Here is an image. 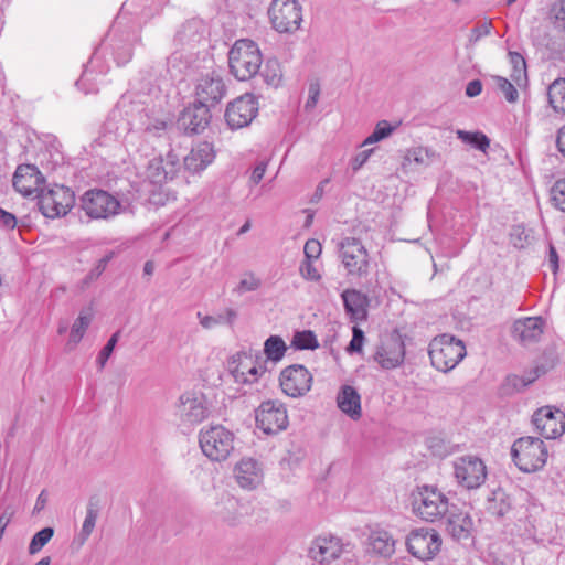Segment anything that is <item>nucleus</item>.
I'll list each match as a JSON object with an SVG mask.
<instances>
[{
  "mask_svg": "<svg viewBox=\"0 0 565 565\" xmlns=\"http://www.w3.org/2000/svg\"><path fill=\"white\" fill-rule=\"evenodd\" d=\"M118 339H119V331L115 332L110 338L109 340L107 341V343L105 344V347L100 350L99 354H98V358H97V363L99 365L100 369H103L107 362V360L109 359V356L111 355L117 342H118Z\"/></svg>",
  "mask_w": 565,
  "mask_h": 565,
  "instance_id": "obj_48",
  "label": "nucleus"
},
{
  "mask_svg": "<svg viewBox=\"0 0 565 565\" xmlns=\"http://www.w3.org/2000/svg\"><path fill=\"white\" fill-rule=\"evenodd\" d=\"M537 372L532 371L527 375L519 376L515 374L508 375L501 385V392L504 395H513L515 393L522 392L530 384H532L537 379Z\"/></svg>",
  "mask_w": 565,
  "mask_h": 565,
  "instance_id": "obj_32",
  "label": "nucleus"
},
{
  "mask_svg": "<svg viewBox=\"0 0 565 565\" xmlns=\"http://www.w3.org/2000/svg\"><path fill=\"white\" fill-rule=\"evenodd\" d=\"M273 28L279 33H292L302 21L301 7L297 0H273L268 9Z\"/></svg>",
  "mask_w": 565,
  "mask_h": 565,
  "instance_id": "obj_10",
  "label": "nucleus"
},
{
  "mask_svg": "<svg viewBox=\"0 0 565 565\" xmlns=\"http://www.w3.org/2000/svg\"><path fill=\"white\" fill-rule=\"evenodd\" d=\"M168 72L172 78L180 77L188 68V63L182 62V54L175 52L168 57L167 61Z\"/></svg>",
  "mask_w": 565,
  "mask_h": 565,
  "instance_id": "obj_46",
  "label": "nucleus"
},
{
  "mask_svg": "<svg viewBox=\"0 0 565 565\" xmlns=\"http://www.w3.org/2000/svg\"><path fill=\"white\" fill-rule=\"evenodd\" d=\"M131 56H132L131 47L130 46L122 47V52L118 51L116 53L117 64L125 65L126 63H128L130 61Z\"/></svg>",
  "mask_w": 565,
  "mask_h": 565,
  "instance_id": "obj_63",
  "label": "nucleus"
},
{
  "mask_svg": "<svg viewBox=\"0 0 565 565\" xmlns=\"http://www.w3.org/2000/svg\"><path fill=\"white\" fill-rule=\"evenodd\" d=\"M178 409L181 420L189 425L200 424L210 415L206 398L201 393L185 392L182 394L179 398Z\"/></svg>",
  "mask_w": 565,
  "mask_h": 565,
  "instance_id": "obj_18",
  "label": "nucleus"
},
{
  "mask_svg": "<svg viewBox=\"0 0 565 565\" xmlns=\"http://www.w3.org/2000/svg\"><path fill=\"white\" fill-rule=\"evenodd\" d=\"M233 472L237 484L244 490H254L263 482V467L254 458H242L235 465Z\"/></svg>",
  "mask_w": 565,
  "mask_h": 565,
  "instance_id": "obj_23",
  "label": "nucleus"
},
{
  "mask_svg": "<svg viewBox=\"0 0 565 565\" xmlns=\"http://www.w3.org/2000/svg\"><path fill=\"white\" fill-rule=\"evenodd\" d=\"M371 551L382 557H391L395 552V540L385 530L373 531L369 536Z\"/></svg>",
  "mask_w": 565,
  "mask_h": 565,
  "instance_id": "obj_31",
  "label": "nucleus"
},
{
  "mask_svg": "<svg viewBox=\"0 0 565 565\" xmlns=\"http://www.w3.org/2000/svg\"><path fill=\"white\" fill-rule=\"evenodd\" d=\"M260 287V280L256 278L253 274L247 275L243 279H241L237 288L235 289L238 294H244L246 291H254Z\"/></svg>",
  "mask_w": 565,
  "mask_h": 565,
  "instance_id": "obj_53",
  "label": "nucleus"
},
{
  "mask_svg": "<svg viewBox=\"0 0 565 565\" xmlns=\"http://www.w3.org/2000/svg\"><path fill=\"white\" fill-rule=\"evenodd\" d=\"M408 552L418 559H431L441 547V537L434 529L413 530L406 540Z\"/></svg>",
  "mask_w": 565,
  "mask_h": 565,
  "instance_id": "obj_13",
  "label": "nucleus"
},
{
  "mask_svg": "<svg viewBox=\"0 0 565 565\" xmlns=\"http://www.w3.org/2000/svg\"><path fill=\"white\" fill-rule=\"evenodd\" d=\"M452 466L458 484L468 490L480 488L487 479L486 465L476 456L459 457Z\"/></svg>",
  "mask_w": 565,
  "mask_h": 565,
  "instance_id": "obj_11",
  "label": "nucleus"
},
{
  "mask_svg": "<svg viewBox=\"0 0 565 565\" xmlns=\"http://www.w3.org/2000/svg\"><path fill=\"white\" fill-rule=\"evenodd\" d=\"M258 113V103L254 95L245 94L231 102L225 110V120L231 129H241L250 125Z\"/></svg>",
  "mask_w": 565,
  "mask_h": 565,
  "instance_id": "obj_14",
  "label": "nucleus"
},
{
  "mask_svg": "<svg viewBox=\"0 0 565 565\" xmlns=\"http://www.w3.org/2000/svg\"><path fill=\"white\" fill-rule=\"evenodd\" d=\"M228 371L237 383H254L265 370L255 365L252 354L238 352L228 361Z\"/></svg>",
  "mask_w": 565,
  "mask_h": 565,
  "instance_id": "obj_22",
  "label": "nucleus"
},
{
  "mask_svg": "<svg viewBox=\"0 0 565 565\" xmlns=\"http://www.w3.org/2000/svg\"><path fill=\"white\" fill-rule=\"evenodd\" d=\"M339 257L348 277L363 279L369 276L371 257L360 239L354 237L343 238L339 243Z\"/></svg>",
  "mask_w": 565,
  "mask_h": 565,
  "instance_id": "obj_6",
  "label": "nucleus"
},
{
  "mask_svg": "<svg viewBox=\"0 0 565 565\" xmlns=\"http://www.w3.org/2000/svg\"><path fill=\"white\" fill-rule=\"evenodd\" d=\"M394 129L395 127H393L388 121H379L373 132L363 141V146L372 145L387 138Z\"/></svg>",
  "mask_w": 565,
  "mask_h": 565,
  "instance_id": "obj_43",
  "label": "nucleus"
},
{
  "mask_svg": "<svg viewBox=\"0 0 565 565\" xmlns=\"http://www.w3.org/2000/svg\"><path fill=\"white\" fill-rule=\"evenodd\" d=\"M473 529L471 516L467 512L451 511L447 518V531L456 541L470 537Z\"/></svg>",
  "mask_w": 565,
  "mask_h": 565,
  "instance_id": "obj_30",
  "label": "nucleus"
},
{
  "mask_svg": "<svg viewBox=\"0 0 565 565\" xmlns=\"http://www.w3.org/2000/svg\"><path fill=\"white\" fill-rule=\"evenodd\" d=\"M548 103L556 113L565 114V78L554 81L547 89Z\"/></svg>",
  "mask_w": 565,
  "mask_h": 565,
  "instance_id": "obj_36",
  "label": "nucleus"
},
{
  "mask_svg": "<svg viewBox=\"0 0 565 565\" xmlns=\"http://www.w3.org/2000/svg\"><path fill=\"white\" fill-rule=\"evenodd\" d=\"M405 356L404 343L398 340H391L386 344L380 347L374 360L380 363L383 369H395L403 363Z\"/></svg>",
  "mask_w": 565,
  "mask_h": 565,
  "instance_id": "obj_28",
  "label": "nucleus"
},
{
  "mask_svg": "<svg viewBox=\"0 0 565 565\" xmlns=\"http://www.w3.org/2000/svg\"><path fill=\"white\" fill-rule=\"evenodd\" d=\"M226 90V85L221 75L216 73L206 74L198 81L195 102L213 107L225 97Z\"/></svg>",
  "mask_w": 565,
  "mask_h": 565,
  "instance_id": "obj_19",
  "label": "nucleus"
},
{
  "mask_svg": "<svg viewBox=\"0 0 565 565\" xmlns=\"http://www.w3.org/2000/svg\"><path fill=\"white\" fill-rule=\"evenodd\" d=\"M266 169H267V162L266 161H259L256 167L254 168L253 172H252V175H250V181L254 183V184H258L265 172H266Z\"/></svg>",
  "mask_w": 565,
  "mask_h": 565,
  "instance_id": "obj_61",
  "label": "nucleus"
},
{
  "mask_svg": "<svg viewBox=\"0 0 565 565\" xmlns=\"http://www.w3.org/2000/svg\"><path fill=\"white\" fill-rule=\"evenodd\" d=\"M79 206L92 220H109L120 213L118 199L105 190H87L79 199Z\"/></svg>",
  "mask_w": 565,
  "mask_h": 565,
  "instance_id": "obj_8",
  "label": "nucleus"
},
{
  "mask_svg": "<svg viewBox=\"0 0 565 565\" xmlns=\"http://www.w3.org/2000/svg\"><path fill=\"white\" fill-rule=\"evenodd\" d=\"M364 342V332L359 327H353L352 339L347 348L349 353H360Z\"/></svg>",
  "mask_w": 565,
  "mask_h": 565,
  "instance_id": "obj_52",
  "label": "nucleus"
},
{
  "mask_svg": "<svg viewBox=\"0 0 565 565\" xmlns=\"http://www.w3.org/2000/svg\"><path fill=\"white\" fill-rule=\"evenodd\" d=\"M167 128V122L162 119H153L150 120L146 127L145 131L151 134L153 136H160L162 131Z\"/></svg>",
  "mask_w": 565,
  "mask_h": 565,
  "instance_id": "obj_56",
  "label": "nucleus"
},
{
  "mask_svg": "<svg viewBox=\"0 0 565 565\" xmlns=\"http://www.w3.org/2000/svg\"><path fill=\"white\" fill-rule=\"evenodd\" d=\"M482 90V83L479 79H473L467 84L466 95L468 97H476L480 95Z\"/></svg>",
  "mask_w": 565,
  "mask_h": 565,
  "instance_id": "obj_62",
  "label": "nucleus"
},
{
  "mask_svg": "<svg viewBox=\"0 0 565 565\" xmlns=\"http://www.w3.org/2000/svg\"><path fill=\"white\" fill-rule=\"evenodd\" d=\"M287 351L284 339L279 335H270L264 343V354L268 361L279 362Z\"/></svg>",
  "mask_w": 565,
  "mask_h": 565,
  "instance_id": "obj_37",
  "label": "nucleus"
},
{
  "mask_svg": "<svg viewBox=\"0 0 565 565\" xmlns=\"http://www.w3.org/2000/svg\"><path fill=\"white\" fill-rule=\"evenodd\" d=\"M199 443L207 458L223 461L234 449V434L222 425H212L200 431Z\"/></svg>",
  "mask_w": 565,
  "mask_h": 565,
  "instance_id": "obj_7",
  "label": "nucleus"
},
{
  "mask_svg": "<svg viewBox=\"0 0 565 565\" xmlns=\"http://www.w3.org/2000/svg\"><path fill=\"white\" fill-rule=\"evenodd\" d=\"M551 194L554 205L561 211H565V179L555 182Z\"/></svg>",
  "mask_w": 565,
  "mask_h": 565,
  "instance_id": "obj_49",
  "label": "nucleus"
},
{
  "mask_svg": "<svg viewBox=\"0 0 565 565\" xmlns=\"http://www.w3.org/2000/svg\"><path fill=\"white\" fill-rule=\"evenodd\" d=\"M511 456L521 471L530 473L541 470L545 466L548 451L540 438L527 436L513 443Z\"/></svg>",
  "mask_w": 565,
  "mask_h": 565,
  "instance_id": "obj_4",
  "label": "nucleus"
},
{
  "mask_svg": "<svg viewBox=\"0 0 565 565\" xmlns=\"http://www.w3.org/2000/svg\"><path fill=\"white\" fill-rule=\"evenodd\" d=\"M256 425L266 435H275L288 426L287 409L277 401H265L256 409Z\"/></svg>",
  "mask_w": 565,
  "mask_h": 565,
  "instance_id": "obj_12",
  "label": "nucleus"
},
{
  "mask_svg": "<svg viewBox=\"0 0 565 565\" xmlns=\"http://www.w3.org/2000/svg\"><path fill=\"white\" fill-rule=\"evenodd\" d=\"M300 273H301L302 277L308 280L317 281L321 277L320 274L318 273L317 268L312 265L311 260L305 262L300 266Z\"/></svg>",
  "mask_w": 565,
  "mask_h": 565,
  "instance_id": "obj_55",
  "label": "nucleus"
},
{
  "mask_svg": "<svg viewBox=\"0 0 565 565\" xmlns=\"http://www.w3.org/2000/svg\"><path fill=\"white\" fill-rule=\"evenodd\" d=\"M511 508V498L501 489L493 491L492 498L489 499L487 507L489 513L498 518L504 516L507 513H509Z\"/></svg>",
  "mask_w": 565,
  "mask_h": 565,
  "instance_id": "obj_35",
  "label": "nucleus"
},
{
  "mask_svg": "<svg viewBox=\"0 0 565 565\" xmlns=\"http://www.w3.org/2000/svg\"><path fill=\"white\" fill-rule=\"evenodd\" d=\"M215 158L213 145L203 141L195 145L183 159L184 169L191 173H200L210 166Z\"/></svg>",
  "mask_w": 565,
  "mask_h": 565,
  "instance_id": "obj_25",
  "label": "nucleus"
},
{
  "mask_svg": "<svg viewBox=\"0 0 565 565\" xmlns=\"http://www.w3.org/2000/svg\"><path fill=\"white\" fill-rule=\"evenodd\" d=\"M99 513V500L97 497H90L86 507V518L79 532L81 543H85L93 533Z\"/></svg>",
  "mask_w": 565,
  "mask_h": 565,
  "instance_id": "obj_33",
  "label": "nucleus"
},
{
  "mask_svg": "<svg viewBox=\"0 0 565 565\" xmlns=\"http://www.w3.org/2000/svg\"><path fill=\"white\" fill-rule=\"evenodd\" d=\"M337 404L352 419H359L362 415L361 396L351 385L341 386L337 396Z\"/></svg>",
  "mask_w": 565,
  "mask_h": 565,
  "instance_id": "obj_29",
  "label": "nucleus"
},
{
  "mask_svg": "<svg viewBox=\"0 0 565 565\" xmlns=\"http://www.w3.org/2000/svg\"><path fill=\"white\" fill-rule=\"evenodd\" d=\"M437 157H438V154L434 150H431L429 148L417 147V148L409 149L407 151V153L404 157L402 166L406 167V164L411 163V161H415L417 164L428 166Z\"/></svg>",
  "mask_w": 565,
  "mask_h": 565,
  "instance_id": "obj_38",
  "label": "nucleus"
},
{
  "mask_svg": "<svg viewBox=\"0 0 565 565\" xmlns=\"http://www.w3.org/2000/svg\"><path fill=\"white\" fill-rule=\"evenodd\" d=\"M353 548L352 544L343 543L339 537H317L309 547L308 557L319 565H354Z\"/></svg>",
  "mask_w": 565,
  "mask_h": 565,
  "instance_id": "obj_1",
  "label": "nucleus"
},
{
  "mask_svg": "<svg viewBox=\"0 0 565 565\" xmlns=\"http://www.w3.org/2000/svg\"><path fill=\"white\" fill-rule=\"evenodd\" d=\"M180 167L179 156L170 150L164 157L158 156L148 162L145 177L151 184L162 185L177 177Z\"/></svg>",
  "mask_w": 565,
  "mask_h": 565,
  "instance_id": "obj_16",
  "label": "nucleus"
},
{
  "mask_svg": "<svg viewBox=\"0 0 565 565\" xmlns=\"http://www.w3.org/2000/svg\"><path fill=\"white\" fill-rule=\"evenodd\" d=\"M92 320L93 309L90 307L83 309L72 326L68 344L76 345L82 340Z\"/></svg>",
  "mask_w": 565,
  "mask_h": 565,
  "instance_id": "obj_34",
  "label": "nucleus"
},
{
  "mask_svg": "<svg viewBox=\"0 0 565 565\" xmlns=\"http://www.w3.org/2000/svg\"><path fill=\"white\" fill-rule=\"evenodd\" d=\"M345 313L351 320L362 321L367 317L369 298L356 289H347L341 294Z\"/></svg>",
  "mask_w": 565,
  "mask_h": 565,
  "instance_id": "obj_27",
  "label": "nucleus"
},
{
  "mask_svg": "<svg viewBox=\"0 0 565 565\" xmlns=\"http://www.w3.org/2000/svg\"><path fill=\"white\" fill-rule=\"evenodd\" d=\"M321 244L317 239H308L305 244V255L307 258V262H310L312 259H317L321 254Z\"/></svg>",
  "mask_w": 565,
  "mask_h": 565,
  "instance_id": "obj_54",
  "label": "nucleus"
},
{
  "mask_svg": "<svg viewBox=\"0 0 565 565\" xmlns=\"http://www.w3.org/2000/svg\"><path fill=\"white\" fill-rule=\"evenodd\" d=\"M412 509L419 519L435 522L448 512V498L436 487H418L412 494Z\"/></svg>",
  "mask_w": 565,
  "mask_h": 565,
  "instance_id": "obj_3",
  "label": "nucleus"
},
{
  "mask_svg": "<svg viewBox=\"0 0 565 565\" xmlns=\"http://www.w3.org/2000/svg\"><path fill=\"white\" fill-rule=\"evenodd\" d=\"M456 135L462 142L468 143L482 152H486L490 146V139L480 131L470 132L458 129Z\"/></svg>",
  "mask_w": 565,
  "mask_h": 565,
  "instance_id": "obj_40",
  "label": "nucleus"
},
{
  "mask_svg": "<svg viewBox=\"0 0 565 565\" xmlns=\"http://www.w3.org/2000/svg\"><path fill=\"white\" fill-rule=\"evenodd\" d=\"M38 199L39 210L49 218L66 215L75 202L74 192L63 185H55L52 189L44 186Z\"/></svg>",
  "mask_w": 565,
  "mask_h": 565,
  "instance_id": "obj_9",
  "label": "nucleus"
},
{
  "mask_svg": "<svg viewBox=\"0 0 565 565\" xmlns=\"http://www.w3.org/2000/svg\"><path fill=\"white\" fill-rule=\"evenodd\" d=\"M169 0H142V14L147 18L159 14Z\"/></svg>",
  "mask_w": 565,
  "mask_h": 565,
  "instance_id": "obj_50",
  "label": "nucleus"
},
{
  "mask_svg": "<svg viewBox=\"0 0 565 565\" xmlns=\"http://www.w3.org/2000/svg\"><path fill=\"white\" fill-rule=\"evenodd\" d=\"M53 535L54 529L51 526H46L41 531L36 532L30 542L29 553L31 555H34L38 552H40L49 543Z\"/></svg>",
  "mask_w": 565,
  "mask_h": 565,
  "instance_id": "obj_42",
  "label": "nucleus"
},
{
  "mask_svg": "<svg viewBox=\"0 0 565 565\" xmlns=\"http://www.w3.org/2000/svg\"><path fill=\"white\" fill-rule=\"evenodd\" d=\"M320 95V88L318 84H311L309 86V97L307 99V103L305 105L306 109H311L317 105L318 98Z\"/></svg>",
  "mask_w": 565,
  "mask_h": 565,
  "instance_id": "obj_60",
  "label": "nucleus"
},
{
  "mask_svg": "<svg viewBox=\"0 0 565 565\" xmlns=\"http://www.w3.org/2000/svg\"><path fill=\"white\" fill-rule=\"evenodd\" d=\"M206 25L201 19H190L178 29L174 42L182 47H194L204 39Z\"/></svg>",
  "mask_w": 565,
  "mask_h": 565,
  "instance_id": "obj_26",
  "label": "nucleus"
},
{
  "mask_svg": "<svg viewBox=\"0 0 565 565\" xmlns=\"http://www.w3.org/2000/svg\"><path fill=\"white\" fill-rule=\"evenodd\" d=\"M262 63L260 50L252 40H237L228 52L230 71L238 81H247L257 75Z\"/></svg>",
  "mask_w": 565,
  "mask_h": 565,
  "instance_id": "obj_2",
  "label": "nucleus"
},
{
  "mask_svg": "<svg viewBox=\"0 0 565 565\" xmlns=\"http://www.w3.org/2000/svg\"><path fill=\"white\" fill-rule=\"evenodd\" d=\"M545 322L541 317H527L515 320L511 333L523 345L537 342L544 332Z\"/></svg>",
  "mask_w": 565,
  "mask_h": 565,
  "instance_id": "obj_24",
  "label": "nucleus"
},
{
  "mask_svg": "<svg viewBox=\"0 0 565 565\" xmlns=\"http://www.w3.org/2000/svg\"><path fill=\"white\" fill-rule=\"evenodd\" d=\"M532 423L539 434L546 439H555L565 431V415L550 406L537 409L532 416Z\"/></svg>",
  "mask_w": 565,
  "mask_h": 565,
  "instance_id": "obj_17",
  "label": "nucleus"
},
{
  "mask_svg": "<svg viewBox=\"0 0 565 565\" xmlns=\"http://www.w3.org/2000/svg\"><path fill=\"white\" fill-rule=\"evenodd\" d=\"M312 374L301 364H292L280 372L282 392L294 398L306 395L312 386Z\"/></svg>",
  "mask_w": 565,
  "mask_h": 565,
  "instance_id": "obj_15",
  "label": "nucleus"
},
{
  "mask_svg": "<svg viewBox=\"0 0 565 565\" xmlns=\"http://www.w3.org/2000/svg\"><path fill=\"white\" fill-rule=\"evenodd\" d=\"M105 269L106 268L104 267V262H98L96 266L83 279V285H88L96 280L105 271Z\"/></svg>",
  "mask_w": 565,
  "mask_h": 565,
  "instance_id": "obj_59",
  "label": "nucleus"
},
{
  "mask_svg": "<svg viewBox=\"0 0 565 565\" xmlns=\"http://www.w3.org/2000/svg\"><path fill=\"white\" fill-rule=\"evenodd\" d=\"M431 365L440 372L452 370L466 355V347L461 340L449 334L434 338L428 348Z\"/></svg>",
  "mask_w": 565,
  "mask_h": 565,
  "instance_id": "obj_5",
  "label": "nucleus"
},
{
  "mask_svg": "<svg viewBox=\"0 0 565 565\" xmlns=\"http://www.w3.org/2000/svg\"><path fill=\"white\" fill-rule=\"evenodd\" d=\"M548 18L556 29L565 32V0H557L552 4Z\"/></svg>",
  "mask_w": 565,
  "mask_h": 565,
  "instance_id": "obj_44",
  "label": "nucleus"
},
{
  "mask_svg": "<svg viewBox=\"0 0 565 565\" xmlns=\"http://www.w3.org/2000/svg\"><path fill=\"white\" fill-rule=\"evenodd\" d=\"M556 147L558 151L565 157V125L561 127L557 132Z\"/></svg>",
  "mask_w": 565,
  "mask_h": 565,
  "instance_id": "obj_64",
  "label": "nucleus"
},
{
  "mask_svg": "<svg viewBox=\"0 0 565 565\" xmlns=\"http://www.w3.org/2000/svg\"><path fill=\"white\" fill-rule=\"evenodd\" d=\"M262 77H264L265 82L269 85H278L280 81V74L278 70V63L276 61H268L265 68L259 71Z\"/></svg>",
  "mask_w": 565,
  "mask_h": 565,
  "instance_id": "obj_47",
  "label": "nucleus"
},
{
  "mask_svg": "<svg viewBox=\"0 0 565 565\" xmlns=\"http://www.w3.org/2000/svg\"><path fill=\"white\" fill-rule=\"evenodd\" d=\"M291 344L298 350H313L319 347L315 333L310 330L296 332Z\"/></svg>",
  "mask_w": 565,
  "mask_h": 565,
  "instance_id": "obj_41",
  "label": "nucleus"
},
{
  "mask_svg": "<svg viewBox=\"0 0 565 565\" xmlns=\"http://www.w3.org/2000/svg\"><path fill=\"white\" fill-rule=\"evenodd\" d=\"M211 107L199 102H194L184 108L179 117V125L188 135H198L203 132L210 125L212 115Z\"/></svg>",
  "mask_w": 565,
  "mask_h": 565,
  "instance_id": "obj_20",
  "label": "nucleus"
},
{
  "mask_svg": "<svg viewBox=\"0 0 565 565\" xmlns=\"http://www.w3.org/2000/svg\"><path fill=\"white\" fill-rule=\"evenodd\" d=\"M373 149L364 150L359 152L352 160L351 166L353 171H358L369 160Z\"/></svg>",
  "mask_w": 565,
  "mask_h": 565,
  "instance_id": "obj_57",
  "label": "nucleus"
},
{
  "mask_svg": "<svg viewBox=\"0 0 565 565\" xmlns=\"http://www.w3.org/2000/svg\"><path fill=\"white\" fill-rule=\"evenodd\" d=\"M492 78L509 103H515L519 99V93L510 81L499 75H495Z\"/></svg>",
  "mask_w": 565,
  "mask_h": 565,
  "instance_id": "obj_45",
  "label": "nucleus"
},
{
  "mask_svg": "<svg viewBox=\"0 0 565 565\" xmlns=\"http://www.w3.org/2000/svg\"><path fill=\"white\" fill-rule=\"evenodd\" d=\"M0 224L4 228L12 230L17 225V218L12 213H9L0 207Z\"/></svg>",
  "mask_w": 565,
  "mask_h": 565,
  "instance_id": "obj_58",
  "label": "nucleus"
},
{
  "mask_svg": "<svg viewBox=\"0 0 565 565\" xmlns=\"http://www.w3.org/2000/svg\"><path fill=\"white\" fill-rule=\"evenodd\" d=\"M508 55L512 65L511 78L518 86H521L527 81L526 62L524 57L518 52L510 51Z\"/></svg>",
  "mask_w": 565,
  "mask_h": 565,
  "instance_id": "obj_39",
  "label": "nucleus"
},
{
  "mask_svg": "<svg viewBox=\"0 0 565 565\" xmlns=\"http://www.w3.org/2000/svg\"><path fill=\"white\" fill-rule=\"evenodd\" d=\"M13 188L24 196L39 194L44 188L45 179L41 171L33 164H20L12 179Z\"/></svg>",
  "mask_w": 565,
  "mask_h": 565,
  "instance_id": "obj_21",
  "label": "nucleus"
},
{
  "mask_svg": "<svg viewBox=\"0 0 565 565\" xmlns=\"http://www.w3.org/2000/svg\"><path fill=\"white\" fill-rule=\"evenodd\" d=\"M492 23L491 21H479L471 30L469 41L471 43L478 42L481 38L487 36L491 33Z\"/></svg>",
  "mask_w": 565,
  "mask_h": 565,
  "instance_id": "obj_51",
  "label": "nucleus"
}]
</instances>
